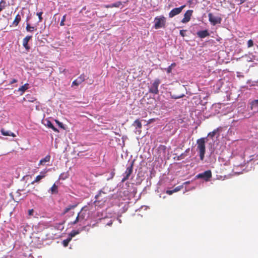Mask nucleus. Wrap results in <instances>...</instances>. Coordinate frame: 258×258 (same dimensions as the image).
<instances>
[{"mask_svg": "<svg viewBox=\"0 0 258 258\" xmlns=\"http://www.w3.org/2000/svg\"><path fill=\"white\" fill-rule=\"evenodd\" d=\"M206 139V138H201L197 141V149L199 151L200 158L201 160H203L205 157Z\"/></svg>", "mask_w": 258, "mask_h": 258, "instance_id": "obj_1", "label": "nucleus"}, {"mask_svg": "<svg viewBox=\"0 0 258 258\" xmlns=\"http://www.w3.org/2000/svg\"><path fill=\"white\" fill-rule=\"evenodd\" d=\"M154 28L158 29L161 28H164L166 26V19L163 16L156 17L154 19Z\"/></svg>", "mask_w": 258, "mask_h": 258, "instance_id": "obj_2", "label": "nucleus"}, {"mask_svg": "<svg viewBox=\"0 0 258 258\" xmlns=\"http://www.w3.org/2000/svg\"><path fill=\"white\" fill-rule=\"evenodd\" d=\"M133 165H134V162L133 161L131 163L130 165L126 168V171H125V172L124 173V176L121 180L122 182H124V181H125L126 180H127L128 179L131 174L133 172Z\"/></svg>", "mask_w": 258, "mask_h": 258, "instance_id": "obj_3", "label": "nucleus"}, {"mask_svg": "<svg viewBox=\"0 0 258 258\" xmlns=\"http://www.w3.org/2000/svg\"><path fill=\"white\" fill-rule=\"evenodd\" d=\"M96 201L95 203L96 202H105L106 201L107 198L106 197V193L103 191L102 190L99 191V193L95 196Z\"/></svg>", "mask_w": 258, "mask_h": 258, "instance_id": "obj_4", "label": "nucleus"}, {"mask_svg": "<svg viewBox=\"0 0 258 258\" xmlns=\"http://www.w3.org/2000/svg\"><path fill=\"white\" fill-rule=\"evenodd\" d=\"M209 20L213 25L220 24L221 22V18L218 16H215L212 13L208 14Z\"/></svg>", "mask_w": 258, "mask_h": 258, "instance_id": "obj_5", "label": "nucleus"}, {"mask_svg": "<svg viewBox=\"0 0 258 258\" xmlns=\"http://www.w3.org/2000/svg\"><path fill=\"white\" fill-rule=\"evenodd\" d=\"M185 7V5H183L179 8H176L172 9L169 13V17L172 18L175 16L180 14L182 10Z\"/></svg>", "mask_w": 258, "mask_h": 258, "instance_id": "obj_6", "label": "nucleus"}, {"mask_svg": "<svg viewBox=\"0 0 258 258\" xmlns=\"http://www.w3.org/2000/svg\"><path fill=\"white\" fill-rule=\"evenodd\" d=\"M198 178H203L206 181H208L212 177V172L211 170H207L203 173H200L197 175Z\"/></svg>", "mask_w": 258, "mask_h": 258, "instance_id": "obj_7", "label": "nucleus"}, {"mask_svg": "<svg viewBox=\"0 0 258 258\" xmlns=\"http://www.w3.org/2000/svg\"><path fill=\"white\" fill-rule=\"evenodd\" d=\"M85 80V76L84 74H82L77 79H76L73 82L72 87H73V86H78Z\"/></svg>", "mask_w": 258, "mask_h": 258, "instance_id": "obj_8", "label": "nucleus"}, {"mask_svg": "<svg viewBox=\"0 0 258 258\" xmlns=\"http://www.w3.org/2000/svg\"><path fill=\"white\" fill-rule=\"evenodd\" d=\"M193 11L191 10H187L184 15V17L181 20L183 23H186L189 22L190 20L191 16H192Z\"/></svg>", "mask_w": 258, "mask_h": 258, "instance_id": "obj_9", "label": "nucleus"}, {"mask_svg": "<svg viewBox=\"0 0 258 258\" xmlns=\"http://www.w3.org/2000/svg\"><path fill=\"white\" fill-rule=\"evenodd\" d=\"M160 82L159 80L155 81L152 84L151 87L150 89V92L157 94L158 93V86Z\"/></svg>", "mask_w": 258, "mask_h": 258, "instance_id": "obj_10", "label": "nucleus"}, {"mask_svg": "<svg viewBox=\"0 0 258 258\" xmlns=\"http://www.w3.org/2000/svg\"><path fill=\"white\" fill-rule=\"evenodd\" d=\"M32 38V36H27L23 40V45L27 50H29L30 48L28 45L29 41Z\"/></svg>", "mask_w": 258, "mask_h": 258, "instance_id": "obj_11", "label": "nucleus"}, {"mask_svg": "<svg viewBox=\"0 0 258 258\" xmlns=\"http://www.w3.org/2000/svg\"><path fill=\"white\" fill-rule=\"evenodd\" d=\"M43 124L48 127L51 128L54 132L56 133L59 132V131L54 126V125L52 124V123L50 120L47 119L45 120L44 121Z\"/></svg>", "mask_w": 258, "mask_h": 258, "instance_id": "obj_12", "label": "nucleus"}, {"mask_svg": "<svg viewBox=\"0 0 258 258\" xmlns=\"http://www.w3.org/2000/svg\"><path fill=\"white\" fill-rule=\"evenodd\" d=\"M1 134L4 136H12L13 137H16V135L9 131H7L5 128H3L1 130Z\"/></svg>", "mask_w": 258, "mask_h": 258, "instance_id": "obj_13", "label": "nucleus"}, {"mask_svg": "<svg viewBox=\"0 0 258 258\" xmlns=\"http://www.w3.org/2000/svg\"><path fill=\"white\" fill-rule=\"evenodd\" d=\"M197 35L201 38H204L208 36L209 35V33L207 30L200 31L197 32Z\"/></svg>", "mask_w": 258, "mask_h": 258, "instance_id": "obj_14", "label": "nucleus"}, {"mask_svg": "<svg viewBox=\"0 0 258 258\" xmlns=\"http://www.w3.org/2000/svg\"><path fill=\"white\" fill-rule=\"evenodd\" d=\"M133 125L136 127V128L141 129L142 128V125L141 122L140 121L139 119H136L133 123ZM139 134L141 133V130H138Z\"/></svg>", "mask_w": 258, "mask_h": 258, "instance_id": "obj_15", "label": "nucleus"}, {"mask_svg": "<svg viewBox=\"0 0 258 258\" xmlns=\"http://www.w3.org/2000/svg\"><path fill=\"white\" fill-rule=\"evenodd\" d=\"M78 205V204H75L74 205H70L68 206L64 209L62 213L63 215L66 214L69 211H70L72 209H75Z\"/></svg>", "mask_w": 258, "mask_h": 258, "instance_id": "obj_16", "label": "nucleus"}, {"mask_svg": "<svg viewBox=\"0 0 258 258\" xmlns=\"http://www.w3.org/2000/svg\"><path fill=\"white\" fill-rule=\"evenodd\" d=\"M21 16L19 14H18L16 15V17H15V19H14V21L13 22V25L14 26H18L19 23L21 21Z\"/></svg>", "mask_w": 258, "mask_h": 258, "instance_id": "obj_17", "label": "nucleus"}, {"mask_svg": "<svg viewBox=\"0 0 258 258\" xmlns=\"http://www.w3.org/2000/svg\"><path fill=\"white\" fill-rule=\"evenodd\" d=\"M50 156L49 155L46 156L44 158L40 160L39 163V165H44L46 162L50 161Z\"/></svg>", "mask_w": 258, "mask_h": 258, "instance_id": "obj_18", "label": "nucleus"}, {"mask_svg": "<svg viewBox=\"0 0 258 258\" xmlns=\"http://www.w3.org/2000/svg\"><path fill=\"white\" fill-rule=\"evenodd\" d=\"M189 148L187 149L184 153H182L180 155L178 156V160H181L184 159L187 155V154L189 153Z\"/></svg>", "mask_w": 258, "mask_h": 258, "instance_id": "obj_19", "label": "nucleus"}, {"mask_svg": "<svg viewBox=\"0 0 258 258\" xmlns=\"http://www.w3.org/2000/svg\"><path fill=\"white\" fill-rule=\"evenodd\" d=\"M51 194H56L58 193V187L54 183L50 189Z\"/></svg>", "mask_w": 258, "mask_h": 258, "instance_id": "obj_20", "label": "nucleus"}, {"mask_svg": "<svg viewBox=\"0 0 258 258\" xmlns=\"http://www.w3.org/2000/svg\"><path fill=\"white\" fill-rule=\"evenodd\" d=\"M29 84L26 83L24 85L22 86L18 89L19 91H21L22 92L21 94H22L26 90L28 89Z\"/></svg>", "mask_w": 258, "mask_h": 258, "instance_id": "obj_21", "label": "nucleus"}, {"mask_svg": "<svg viewBox=\"0 0 258 258\" xmlns=\"http://www.w3.org/2000/svg\"><path fill=\"white\" fill-rule=\"evenodd\" d=\"M26 29L27 31L32 32L37 29L34 26H31L29 23H27Z\"/></svg>", "mask_w": 258, "mask_h": 258, "instance_id": "obj_22", "label": "nucleus"}, {"mask_svg": "<svg viewBox=\"0 0 258 258\" xmlns=\"http://www.w3.org/2000/svg\"><path fill=\"white\" fill-rule=\"evenodd\" d=\"M44 177H45L44 175H39L37 176L36 177L35 180L31 182V184H33L35 182H39L41 179L43 178Z\"/></svg>", "mask_w": 258, "mask_h": 258, "instance_id": "obj_23", "label": "nucleus"}, {"mask_svg": "<svg viewBox=\"0 0 258 258\" xmlns=\"http://www.w3.org/2000/svg\"><path fill=\"white\" fill-rule=\"evenodd\" d=\"M78 215H79L80 219H81V221H83L84 220H85L86 213L83 211V209L81 210V211L78 213Z\"/></svg>", "mask_w": 258, "mask_h": 258, "instance_id": "obj_24", "label": "nucleus"}, {"mask_svg": "<svg viewBox=\"0 0 258 258\" xmlns=\"http://www.w3.org/2000/svg\"><path fill=\"white\" fill-rule=\"evenodd\" d=\"M6 7V2L5 0H1L0 1V12L4 9Z\"/></svg>", "mask_w": 258, "mask_h": 258, "instance_id": "obj_25", "label": "nucleus"}, {"mask_svg": "<svg viewBox=\"0 0 258 258\" xmlns=\"http://www.w3.org/2000/svg\"><path fill=\"white\" fill-rule=\"evenodd\" d=\"M113 8H119L121 6V8H123V6L122 5V3L120 1L116 2V3H114L112 4Z\"/></svg>", "mask_w": 258, "mask_h": 258, "instance_id": "obj_26", "label": "nucleus"}, {"mask_svg": "<svg viewBox=\"0 0 258 258\" xmlns=\"http://www.w3.org/2000/svg\"><path fill=\"white\" fill-rule=\"evenodd\" d=\"M69 177V174L68 172L62 173L59 176V178L64 180Z\"/></svg>", "mask_w": 258, "mask_h": 258, "instance_id": "obj_27", "label": "nucleus"}, {"mask_svg": "<svg viewBox=\"0 0 258 258\" xmlns=\"http://www.w3.org/2000/svg\"><path fill=\"white\" fill-rule=\"evenodd\" d=\"M80 232L79 230H72L70 233V235L71 236L70 238L75 236L76 235L79 234Z\"/></svg>", "mask_w": 258, "mask_h": 258, "instance_id": "obj_28", "label": "nucleus"}, {"mask_svg": "<svg viewBox=\"0 0 258 258\" xmlns=\"http://www.w3.org/2000/svg\"><path fill=\"white\" fill-rule=\"evenodd\" d=\"M71 239L72 238H68L67 239L63 240L62 241V244L63 246L64 247H67L69 243L71 240Z\"/></svg>", "mask_w": 258, "mask_h": 258, "instance_id": "obj_29", "label": "nucleus"}, {"mask_svg": "<svg viewBox=\"0 0 258 258\" xmlns=\"http://www.w3.org/2000/svg\"><path fill=\"white\" fill-rule=\"evenodd\" d=\"M217 131H218V130H215L213 132L209 133L208 134V136L209 137H210L211 138H212L213 137H214L215 136Z\"/></svg>", "mask_w": 258, "mask_h": 258, "instance_id": "obj_30", "label": "nucleus"}, {"mask_svg": "<svg viewBox=\"0 0 258 258\" xmlns=\"http://www.w3.org/2000/svg\"><path fill=\"white\" fill-rule=\"evenodd\" d=\"M81 220L80 219V217H79V215H78L76 219L75 220V221H74L73 222H71V224L72 225H75L76 224H77V223L79 222H81Z\"/></svg>", "mask_w": 258, "mask_h": 258, "instance_id": "obj_31", "label": "nucleus"}, {"mask_svg": "<svg viewBox=\"0 0 258 258\" xmlns=\"http://www.w3.org/2000/svg\"><path fill=\"white\" fill-rule=\"evenodd\" d=\"M43 14V12H39V13H37V16L38 17V18H39V22H41L42 21V15Z\"/></svg>", "mask_w": 258, "mask_h": 258, "instance_id": "obj_32", "label": "nucleus"}, {"mask_svg": "<svg viewBox=\"0 0 258 258\" xmlns=\"http://www.w3.org/2000/svg\"><path fill=\"white\" fill-rule=\"evenodd\" d=\"M251 106L252 107H258V99L252 101Z\"/></svg>", "mask_w": 258, "mask_h": 258, "instance_id": "obj_33", "label": "nucleus"}, {"mask_svg": "<svg viewBox=\"0 0 258 258\" xmlns=\"http://www.w3.org/2000/svg\"><path fill=\"white\" fill-rule=\"evenodd\" d=\"M253 46V41L252 40L250 39L247 42V47L248 48L251 47Z\"/></svg>", "mask_w": 258, "mask_h": 258, "instance_id": "obj_34", "label": "nucleus"}, {"mask_svg": "<svg viewBox=\"0 0 258 258\" xmlns=\"http://www.w3.org/2000/svg\"><path fill=\"white\" fill-rule=\"evenodd\" d=\"M183 188V185H179L176 187L174 189H173V191L174 192H177Z\"/></svg>", "mask_w": 258, "mask_h": 258, "instance_id": "obj_35", "label": "nucleus"}, {"mask_svg": "<svg viewBox=\"0 0 258 258\" xmlns=\"http://www.w3.org/2000/svg\"><path fill=\"white\" fill-rule=\"evenodd\" d=\"M55 121L60 127H61L62 128H64V125L62 122H60L59 121H58V120H56V119L55 120Z\"/></svg>", "mask_w": 258, "mask_h": 258, "instance_id": "obj_36", "label": "nucleus"}, {"mask_svg": "<svg viewBox=\"0 0 258 258\" xmlns=\"http://www.w3.org/2000/svg\"><path fill=\"white\" fill-rule=\"evenodd\" d=\"M66 16H67L66 15H64L63 16V17H62V19H61V22H60V26H64V21H66Z\"/></svg>", "mask_w": 258, "mask_h": 258, "instance_id": "obj_37", "label": "nucleus"}, {"mask_svg": "<svg viewBox=\"0 0 258 258\" xmlns=\"http://www.w3.org/2000/svg\"><path fill=\"white\" fill-rule=\"evenodd\" d=\"M186 30H181L179 32L180 35L182 37H184L185 35Z\"/></svg>", "mask_w": 258, "mask_h": 258, "instance_id": "obj_38", "label": "nucleus"}, {"mask_svg": "<svg viewBox=\"0 0 258 258\" xmlns=\"http://www.w3.org/2000/svg\"><path fill=\"white\" fill-rule=\"evenodd\" d=\"M172 68L169 66L167 69H165L167 74H170L172 72Z\"/></svg>", "mask_w": 258, "mask_h": 258, "instance_id": "obj_39", "label": "nucleus"}, {"mask_svg": "<svg viewBox=\"0 0 258 258\" xmlns=\"http://www.w3.org/2000/svg\"><path fill=\"white\" fill-rule=\"evenodd\" d=\"M184 96V94H182V95H173L172 98H173L174 99H179V98H182Z\"/></svg>", "mask_w": 258, "mask_h": 258, "instance_id": "obj_40", "label": "nucleus"}, {"mask_svg": "<svg viewBox=\"0 0 258 258\" xmlns=\"http://www.w3.org/2000/svg\"><path fill=\"white\" fill-rule=\"evenodd\" d=\"M174 192L173 191V190H167L166 191V193L169 195H171L172 194H173Z\"/></svg>", "mask_w": 258, "mask_h": 258, "instance_id": "obj_41", "label": "nucleus"}, {"mask_svg": "<svg viewBox=\"0 0 258 258\" xmlns=\"http://www.w3.org/2000/svg\"><path fill=\"white\" fill-rule=\"evenodd\" d=\"M34 213L33 209H30L28 211V214L29 216H32Z\"/></svg>", "mask_w": 258, "mask_h": 258, "instance_id": "obj_42", "label": "nucleus"}, {"mask_svg": "<svg viewBox=\"0 0 258 258\" xmlns=\"http://www.w3.org/2000/svg\"><path fill=\"white\" fill-rule=\"evenodd\" d=\"M104 7L106 8H113L112 4L104 5Z\"/></svg>", "mask_w": 258, "mask_h": 258, "instance_id": "obj_43", "label": "nucleus"}, {"mask_svg": "<svg viewBox=\"0 0 258 258\" xmlns=\"http://www.w3.org/2000/svg\"><path fill=\"white\" fill-rule=\"evenodd\" d=\"M17 82V80L15 79L12 80V81L10 82L11 84H14Z\"/></svg>", "mask_w": 258, "mask_h": 258, "instance_id": "obj_44", "label": "nucleus"}, {"mask_svg": "<svg viewBox=\"0 0 258 258\" xmlns=\"http://www.w3.org/2000/svg\"><path fill=\"white\" fill-rule=\"evenodd\" d=\"M176 63L175 62L171 63V64L170 66L172 68L175 67L176 66Z\"/></svg>", "mask_w": 258, "mask_h": 258, "instance_id": "obj_45", "label": "nucleus"}, {"mask_svg": "<svg viewBox=\"0 0 258 258\" xmlns=\"http://www.w3.org/2000/svg\"><path fill=\"white\" fill-rule=\"evenodd\" d=\"M67 71V70L65 69H63L62 71L60 70V72L61 73H66Z\"/></svg>", "mask_w": 258, "mask_h": 258, "instance_id": "obj_46", "label": "nucleus"}, {"mask_svg": "<svg viewBox=\"0 0 258 258\" xmlns=\"http://www.w3.org/2000/svg\"><path fill=\"white\" fill-rule=\"evenodd\" d=\"M35 100H36V99H30V100H29V101L34 102Z\"/></svg>", "mask_w": 258, "mask_h": 258, "instance_id": "obj_47", "label": "nucleus"}, {"mask_svg": "<svg viewBox=\"0 0 258 258\" xmlns=\"http://www.w3.org/2000/svg\"><path fill=\"white\" fill-rule=\"evenodd\" d=\"M35 100H36V99H30V100H29V101L34 102Z\"/></svg>", "mask_w": 258, "mask_h": 258, "instance_id": "obj_48", "label": "nucleus"}, {"mask_svg": "<svg viewBox=\"0 0 258 258\" xmlns=\"http://www.w3.org/2000/svg\"><path fill=\"white\" fill-rule=\"evenodd\" d=\"M29 257H30V258H34V257H33V256L31 254H30V255H29Z\"/></svg>", "mask_w": 258, "mask_h": 258, "instance_id": "obj_49", "label": "nucleus"}, {"mask_svg": "<svg viewBox=\"0 0 258 258\" xmlns=\"http://www.w3.org/2000/svg\"><path fill=\"white\" fill-rule=\"evenodd\" d=\"M189 183V181H187L184 183V184H188Z\"/></svg>", "mask_w": 258, "mask_h": 258, "instance_id": "obj_50", "label": "nucleus"}]
</instances>
